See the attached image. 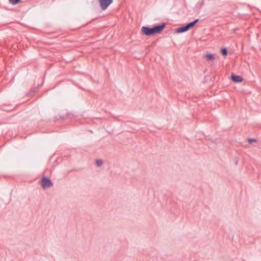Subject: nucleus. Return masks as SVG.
Instances as JSON below:
<instances>
[{
  "label": "nucleus",
  "mask_w": 261,
  "mask_h": 261,
  "mask_svg": "<svg viewBox=\"0 0 261 261\" xmlns=\"http://www.w3.org/2000/svg\"><path fill=\"white\" fill-rule=\"evenodd\" d=\"M166 27V23L163 22L160 24L153 26L152 28L143 26L141 28V32L143 35L146 36H152L154 34L162 32Z\"/></svg>",
  "instance_id": "f257e3e1"
},
{
  "label": "nucleus",
  "mask_w": 261,
  "mask_h": 261,
  "mask_svg": "<svg viewBox=\"0 0 261 261\" xmlns=\"http://www.w3.org/2000/svg\"><path fill=\"white\" fill-rule=\"evenodd\" d=\"M41 185L43 189H46L52 187L53 183L49 178L44 176L41 179Z\"/></svg>",
  "instance_id": "f03ea898"
},
{
  "label": "nucleus",
  "mask_w": 261,
  "mask_h": 261,
  "mask_svg": "<svg viewBox=\"0 0 261 261\" xmlns=\"http://www.w3.org/2000/svg\"><path fill=\"white\" fill-rule=\"evenodd\" d=\"M98 1L101 10H105L113 3V0H98Z\"/></svg>",
  "instance_id": "7ed1b4c3"
},
{
  "label": "nucleus",
  "mask_w": 261,
  "mask_h": 261,
  "mask_svg": "<svg viewBox=\"0 0 261 261\" xmlns=\"http://www.w3.org/2000/svg\"><path fill=\"white\" fill-rule=\"evenodd\" d=\"M231 80L235 83H240L243 81V79L240 75L232 74L231 75Z\"/></svg>",
  "instance_id": "20e7f679"
},
{
  "label": "nucleus",
  "mask_w": 261,
  "mask_h": 261,
  "mask_svg": "<svg viewBox=\"0 0 261 261\" xmlns=\"http://www.w3.org/2000/svg\"><path fill=\"white\" fill-rule=\"evenodd\" d=\"M188 30H189L186 24L185 25L178 28L176 30L175 32L177 33H181L186 32L188 31Z\"/></svg>",
  "instance_id": "39448f33"
},
{
  "label": "nucleus",
  "mask_w": 261,
  "mask_h": 261,
  "mask_svg": "<svg viewBox=\"0 0 261 261\" xmlns=\"http://www.w3.org/2000/svg\"><path fill=\"white\" fill-rule=\"evenodd\" d=\"M199 21V19H196L193 21H192L191 22H189L186 24L188 30H190V29L192 28L195 26V25L196 24L197 22H198Z\"/></svg>",
  "instance_id": "423d86ee"
},
{
  "label": "nucleus",
  "mask_w": 261,
  "mask_h": 261,
  "mask_svg": "<svg viewBox=\"0 0 261 261\" xmlns=\"http://www.w3.org/2000/svg\"><path fill=\"white\" fill-rule=\"evenodd\" d=\"M204 57L207 60H214L215 59V56L213 54H207L204 55Z\"/></svg>",
  "instance_id": "0eeeda50"
},
{
  "label": "nucleus",
  "mask_w": 261,
  "mask_h": 261,
  "mask_svg": "<svg viewBox=\"0 0 261 261\" xmlns=\"http://www.w3.org/2000/svg\"><path fill=\"white\" fill-rule=\"evenodd\" d=\"M221 54L224 56H226L228 55V50L226 48H223L221 49Z\"/></svg>",
  "instance_id": "6e6552de"
},
{
  "label": "nucleus",
  "mask_w": 261,
  "mask_h": 261,
  "mask_svg": "<svg viewBox=\"0 0 261 261\" xmlns=\"http://www.w3.org/2000/svg\"><path fill=\"white\" fill-rule=\"evenodd\" d=\"M10 4L15 5L18 4L21 2V0H9Z\"/></svg>",
  "instance_id": "1a4fd4ad"
},
{
  "label": "nucleus",
  "mask_w": 261,
  "mask_h": 261,
  "mask_svg": "<svg viewBox=\"0 0 261 261\" xmlns=\"http://www.w3.org/2000/svg\"><path fill=\"white\" fill-rule=\"evenodd\" d=\"M103 161L101 159H98L96 161V164L98 167L101 166L103 164Z\"/></svg>",
  "instance_id": "9d476101"
},
{
  "label": "nucleus",
  "mask_w": 261,
  "mask_h": 261,
  "mask_svg": "<svg viewBox=\"0 0 261 261\" xmlns=\"http://www.w3.org/2000/svg\"><path fill=\"white\" fill-rule=\"evenodd\" d=\"M248 141L249 143H251L252 142H256L257 140L255 139H253V138H249L248 139Z\"/></svg>",
  "instance_id": "9b49d317"
},
{
  "label": "nucleus",
  "mask_w": 261,
  "mask_h": 261,
  "mask_svg": "<svg viewBox=\"0 0 261 261\" xmlns=\"http://www.w3.org/2000/svg\"><path fill=\"white\" fill-rule=\"evenodd\" d=\"M237 163H238V162H237V161H236V164L237 165Z\"/></svg>",
  "instance_id": "f8f14e48"
}]
</instances>
